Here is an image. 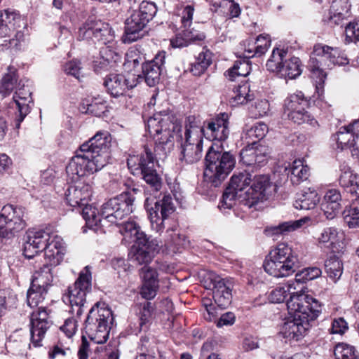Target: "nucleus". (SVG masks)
Instances as JSON below:
<instances>
[{
    "instance_id": "obj_1",
    "label": "nucleus",
    "mask_w": 359,
    "mask_h": 359,
    "mask_svg": "<svg viewBox=\"0 0 359 359\" xmlns=\"http://www.w3.org/2000/svg\"><path fill=\"white\" fill-rule=\"evenodd\" d=\"M111 137L107 132H97L82 144L66 167L67 175L72 181L100 170L109 160Z\"/></svg>"
},
{
    "instance_id": "obj_2",
    "label": "nucleus",
    "mask_w": 359,
    "mask_h": 359,
    "mask_svg": "<svg viewBox=\"0 0 359 359\" xmlns=\"http://www.w3.org/2000/svg\"><path fill=\"white\" fill-rule=\"evenodd\" d=\"M286 305L290 317L282 325L280 333L288 340L298 341L309 330L310 322L321 313V304L307 294H294Z\"/></svg>"
},
{
    "instance_id": "obj_3",
    "label": "nucleus",
    "mask_w": 359,
    "mask_h": 359,
    "mask_svg": "<svg viewBox=\"0 0 359 359\" xmlns=\"http://www.w3.org/2000/svg\"><path fill=\"white\" fill-rule=\"evenodd\" d=\"M118 231L123 235L125 244L133 243L130 255L138 264H147L159 252L161 244L156 238H150L141 231L140 225L134 220L119 222Z\"/></svg>"
},
{
    "instance_id": "obj_4",
    "label": "nucleus",
    "mask_w": 359,
    "mask_h": 359,
    "mask_svg": "<svg viewBox=\"0 0 359 359\" xmlns=\"http://www.w3.org/2000/svg\"><path fill=\"white\" fill-rule=\"evenodd\" d=\"M204 180L212 187L222 184L236 164L234 156L224 151L222 144L213 143L205 157Z\"/></svg>"
},
{
    "instance_id": "obj_5",
    "label": "nucleus",
    "mask_w": 359,
    "mask_h": 359,
    "mask_svg": "<svg viewBox=\"0 0 359 359\" xmlns=\"http://www.w3.org/2000/svg\"><path fill=\"white\" fill-rule=\"evenodd\" d=\"M149 133L153 136L156 156H165L174 147V135L181 130V125L172 121L166 111L156 113L147 121Z\"/></svg>"
},
{
    "instance_id": "obj_6",
    "label": "nucleus",
    "mask_w": 359,
    "mask_h": 359,
    "mask_svg": "<svg viewBox=\"0 0 359 359\" xmlns=\"http://www.w3.org/2000/svg\"><path fill=\"white\" fill-rule=\"evenodd\" d=\"M348 62L346 57L340 56L338 48L323 44H317L314 46L309 67L311 78L318 93L323 90L326 78V73L323 71V68H331L335 65H343Z\"/></svg>"
},
{
    "instance_id": "obj_7",
    "label": "nucleus",
    "mask_w": 359,
    "mask_h": 359,
    "mask_svg": "<svg viewBox=\"0 0 359 359\" xmlns=\"http://www.w3.org/2000/svg\"><path fill=\"white\" fill-rule=\"evenodd\" d=\"M263 266L269 275L282 278L293 274L299 269V262L292 248L282 243L270 251Z\"/></svg>"
},
{
    "instance_id": "obj_8",
    "label": "nucleus",
    "mask_w": 359,
    "mask_h": 359,
    "mask_svg": "<svg viewBox=\"0 0 359 359\" xmlns=\"http://www.w3.org/2000/svg\"><path fill=\"white\" fill-rule=\"evenodd\" d=\"M114 320L112 311L104 303L97 302L89 311L84 324V332L95 344L105 343Z\"/></svg>"
},
{
    "instance_id": "obj_9",
    "label": "nucleus",
    "mask_w": 359,
    "mask_h": 359,
    "mask_svg": "<svg viewBox=\"0 0 359 359\" xmlns=\"http://www.w3.org/2000/svg\"><path fill=\"white\" fill-rule=\"evenodd\" d=\"M180 160L187 164L197 163L202 158L203 132L199 121L194 116H189L185 121L184 135H180Z\"/></svg>"
},
{
    "instance_id": "obj_10",
    "label": "nucleus",
    "mask_w": 359,
    "mask_h": 359,
    "mask_svg": "<svg viewBox=\"0 0 359 359\" xmlns=\"http://www.w3.org/2000/svg\"><path fill=\"white\" fill-rule=\"evenodd\" d=\"M128 168L135 174H140L152 191H158L162 187L160 175L156 170L155 157L147 146L144 151L138 155H130L127 160Z\"/></svg>"
},
{
    "instance_id": "obj_11",
    "label": "nucleus",
    "mask_w": 359,
    "mask_h": 359,
    "mask_svg": "<svg viewBox=\"0 0 359 359\" xmlns=\"http://www.w3.org/2000/svg\"><path fill=\"white\" fill-rule=\"evenodd\" d=\"M139 192V189L133 188L104 203L101 208L104 222L118 225L121 220L133 212L135 195Z\"/></svg>"
},
{
    "instance_id": "obj_12",
    "label": "nucleus",
    "mask_w": 359,
    "mask_h": 359,
    "mask_svg": "<svg viewBox=\"0 0 359 359\" xmlns=\"http://www.w3.org/2000/svg\"><path fill=\"white\" fill-rule=\"evenodd\" d=\"M91 273L86 266L72 286L69 287L68 293L64 301H68L72 306V312L81 316L85 309L86 295L91 291Z\"/></svg>"
},
{
    "instance_id": "obj_13",
    "label": "nucleus",
    "mask_w": 359,
    "mask_h": 359,
    "mask_svg": "<svg viewBox=\"0 0 359 359\" xmlns=\"http://www.w3.org/2000/svg\"><path fill=\"white\" fill-rule=\"evenodd\" d=\"M26 226L25 209L7 205L0 212V234L10 238L22 231Z\"/></svg>"
},
{
    "instance_id": "obj_14",
    "label": "nucleus",
    "mask_w": 359,
    "mask_h": 359,
    "mask_svg": "<svg viewBox=\"0 0 359 359\" xmlns=\"http://www.w3.org/2000/svg\"><path fill=\"white\" fill-rule=\"evenodd\" d=\"M114 35L109 25L88 18L79 29L78 39L107 45L114 43Z\"/></svg>"
},
{
    "instance_id": "obj_15",
    "label": "nucleus",
    "mask_w": 359,
    "mask_h": 359,
    "mask_svg": "<svg viewBox=\"0 0 359 359\" xmlns=\"http://www.w3.org/2000/svg\"><path fill=\"white\" fill-rule=\"evenodd\" d=\"M49 312V310L41 306L33 311L30 315L31 342L35 347L42 346L41 341L52 325Z\"/></svg>"
},
{
    "instance_id": "obj_16",
    "label": "nucleus",
    "mask_w": 359,
    "mask_h": 359,
    "mask_svg": "<svg viewBox=\"0 0 359 359\" xmlns=\"http://www.w3.org/2000/svg\"><path fill=\"white\" fill-rule=\"evenodd\" d=\"M272 183L267 175H252L250 187L245 191V205L251 208L271 194Z\"/></svg>"
},
{
    "instance_id": "obj_17",
    "label": "nucleus",
    "mask_w": 359,
    "mask_h": 359,
    "mask_svg": "<svg viewBox=\"0 0 359 359\" xmlns=\"http://www.w3.org/2000/svg\"><path fill=\"white\" fill-rule=\"evenodd\" d=\"M229 115L226 113H221L215 118L204 122L203 126L199 122V128L203 132V137L212 141H217V143L225 141L229 135Z\"/></svg>"
},
{
    "instance_id": "obj_18",
    "label": "nucleus",
    "mask_w": 359,
    "mask_h": 359,
    "mask_svg": "<svg viewBox=\"0 0 359 359\" xmlns=\"http://www.w3.org/2000/svg\"><path fill=\"white\" fill-rule=\"evenodd\" d=\"M175 210L172 198L170 194L164 195L157 201L154 206L149 211V217L151 226L156 232H161L164 229V221Z\"/></svg>"
},
{
    "instance_id": "obj_19",
    "label": "nucleus",
    "mask_w": 359,
    "mask_h": 359,
    "mask_svg": "<svg viewBox=\"0 0 359 359\" xmlns=\"http://www.w3.org/2000/svg\"><path fill=\"white\" fill-rule=\"evenodd\" d=\"M194 8L192 6H187L181 18L182 22V39H177L172 41L171 43L174 47L187 46L191 41H203L205 39V34L196 30L194 27L191 28Z\"/></svg>"
},
{
    "instance_id": "obj_20",
    "label": "nucleus",
    "mask_w": 359,
    "mask_h": 359,
    "mask_svg": "<svg viewBox=\"0 0 359 359\" xmlns=\"http://www.w3.org/2000/svg\"><path fill=\"white\" fill-rule=\"evenodd\" d=\"M210 283L207 288H212L215 303L221 309L227 308L231 302V289L224 281V279L214 273L208 274Z\"/></svg>"
},
{
    "instance_id": "obj_21",
    "label": "nucleus",
    "mask_w": 359,
    "mask_h": 359,
    "mask_svg": "<svg viewBox=\"0 0 359 359\" xmlns=\"http://www.w3.org/2000/svg\"><path fill=\"white\" fill-rule=\"evenodd\" d=\"M359 126V121L355 120L347 126H343L336 133L334 140L337 141L339 148L343 149H349L353 156L359 157V148L356 147L355 138L358 137V130L355 126Z\"/></svg>"
},
{
    "instance_id": "obj_22",
    "label": "nucleus",
    "mask_w": 359,
    "mask_h": 359,
    "mask_svg": "<svg viewBox=\"0 0 359 359\" xmlns=\"http://www.w3.org/2000/svg\"><path fill=\"white\" fill-rule=\"evenodd\" d=\"M74 184L69 185L65 196L67 203L72 207H83L92 196L91 187L83 182L74 181Z\"/></svg>"
},
{
    "instance_id": "obj_23",
    "label": "nucleus",
    "mask_w": 359,
    "mask_h": 359,
    "mask_svg": "<svg viewBox=\"0 0 359 359\" xmlns=\"http://www.w3.org/2000/svg\"><path fill=\"white\" fill-rule=\"evenodd\" d=\"M317 245L332 252H338L343 248L342 236L335 227H325L315 237Z\"/></svg>"
},
{
    "instance_id": "obj_24",
    "label": "nucleus",
    "mask_w": 359,
    "mask_h": 359,
    "mask_svg": "<svg viewBox=\"0 0 359 359\" xmlns=\"http://www.w3.org/2000/svg\"><path fill=\"white\" fill-rule=\"evenodd\" d=\"M43 251L46 261V264L50 267L60 264L66 253V247L63 239L57 234L53 235Z\"/></svg>"
},
{
    "instance_id": "obj_25",
    "label": "nucleus",
    "mask_w": 359,
    "mask_h": 359,
    "mask_svg": "<svg viewBox=\"0 0 359 359\" xmlns=\"http://www.w3.org/2000/svg\"><path fill=\"white\" fill-rule=\"evenodd\" d=\"M165 58V52H159L153 60L143 65V78L149 86H154L159 82Z\"/></svg>"
},
{
    "instance_id": "obj_26",
    "label": "nucleus",
    "mask_w": 359,
    "mask_h": 359,
    "mask_svg": "<svg viewBox=\"0 0 359 359\" xmlns=\"http://www.w3.org/2000/svg\"><path fill=\"white\" fill-rule=\"evenodd\" d=\"M269 155V149L262 144H248L241 150V161L246 165H258L266 162Z\"/></svg>"
},
{
    "instance_id": "obj_27",
    "label": "nucleus",
    "mask_w": 359,
    "mask_h": 359,
    "mask_svg": "<svg viewBox=\"0 0 359 359\" xmlns=\"http://www.w3.org/2000/svg\"><path fill=\"white\" fill-rule=\"evenodd\" d=\"M140 276L143 280L140 292L142 297L146 299L154 298L158 289V275L156 270L144 266L140 270Z\"/></svg>"
},
{
    "instance_id": "obj_28",
    "label": "nucleus",
    "mask_w": 359,
    "mask_h": 359,
    "mask_svg": "<svg viewBox=\"0 0 359 359\" xmlns=\"http://www.w3.org/2000/svg\"><path fill=\"white\" fill-rule=\"evenodd\" d=\"M147 23L146 20L140 17V14L135 11L126 20L123 41L132 43L142 38L143 36L142 32Z\"/></svg>"
},
{
    "instance_id": "obj_29",
    "label": "nucleus",
    "mask_w": 359,
    "mask_h": 359,
    "mask_svg": "<svg viewBox=\"0 0 359 359\" xmlns=\"http://www.w3.org/2000/svg\"><path fill=\"white\" fill-rule=\"evenodd\" d=\"M32 93L27 88H18L13 95V100L18 107L19 114L14 120L15 128L18 129L25 116L30 111L29 103L32 102Z\"/></svg>"
},
{
    "instance_id": "obj_30",
    "label": "nucleus",
    "mask_w": 359,
    "mask_h": 359,
    "mask_svg": "<svg viewBox=\"0 0 359 359\" xmlns=\"http://www.w3.org/2000/svg\"><path fill=\"white\" fill-rule=\"evenodd\" d=\"M339 183L346 192L352 196L359 194V176L346 163L339 166Z\"/></svg>"
},
{
    "instance_id": "obj_31",
    "label": "nucleus",
    "mask_w": 359,
    "mask_h": 359,
    "mask_svg": "<svg viewBox=\"0 0 359 359\" xmlns=\"http://www.w3.org/2000/svg\"><path fill=\"white\" fill-rule=\"evenodd\" d=\"M341 195L340 191L335 189L327 190L321 203V209L326 218L333 219L341 208Z\"/></svg>"
},
{
    "instance_id": "obj_32",
    "label": "nucleus",
    "mask_w": 359,
    "mask_h": 359,
    "mask_svg": "<svg viewBox=\"0 0 359 359\" xmlns=\"http://www.w3.org/2000/svg\"><path fill=\"white\" fill-rule=\"evenodd\" d=\"M308 221H309L308 217H304L298 220H290L282 222L278 225L271 226L266 228L265 233L268 236L284 235L302 227Z\"/></svg>"
},
{
    "instance_id": "obj_33",
    "label": "nucleus",
    "mask_w": 359,
    "mask_h": 359,
    "mask_svg": "<svg viewBox=\"0 0 359 359\" xmlns=\"http://www.w3.org/2000/svg\"><path fill=\"white\" fill-rule=\"evenodd\" d=\"M320 201V197L314 188H307L298 194L294 206L299 210H311Z\"/></svg>"
},
{
    "instance_id": "obj_34",
    "label": "nucleus",
    "mask_w": 359,
    "mask_h": 359,
    "mask_svg": "<svg viewBox=\"0 0 359 359\" xmlns=\"http://www.w3.org/2000/svg\"><path fill=\"white\" fill-rule=\"evenodd\" d=\"M53 280L52 269L48 264L36 271L32 275L31 287L49 290Z\"/></svg>"
},
{
    "instance_id": "obj_35",
    "label": "nucleus",
    "mask_w": 359,
    "mask_h": 359,
    "mask_svg": "<svg viewBox=\"0 0 359 359\" xmlns=\"http://www.w3.org/2000/svg\"><path fill=\"white\" fill-rule=\"evenodd\" d=\"M3 16V11H0V38L8 39L4 41L6 43L4 45L5 46L20 50L22 47V43L24 42V34L20 31H18L13 37H11L10 29L4 24Z\"/></svg>"
},
{
    "instance_id": "obj_36",
    "label": "nucleus",
    "mask_w": 359,
    "mask_h": 359,
    "mask_svg": "<svg viewBox=\"0 0 359 359\" xmlns=\"http://www.w3.org/2000/svg\"><path fill=\"white\" fill-rule=\"evenodd\" d=\"M252 174L248 170L241 171L234 173L231 177L229 187L237 193L242 194L245 197V190L248 189L249 185L251 184ZM242 201H245L244 198Z\"/></svg>"
},
{
    "instance_id": "obj_37",
    "label": "nucleus",
    "mask_w": 359,
    "mask_h": 359,
    "mask_svg": "<svg viewBox=\"0 0 359 359\" xmlns=\"http://www.w3.org/2000/svg\"><path fill=\"white\" fill-rule=\"evenodd\" d=\"M126 76L122 74H111L105 79L104 84L107 91L114 97H118L125 93Z\"/></svg>"
},
{
    "instance_id": "obj_38",
    "label": "nucleus",
    "mask_w": 359,
    "mask_h": 359,
    "mask_svg": "<svg viewBox=\"0 0 359 359\" xmlns=\"http://www.w3.org/2000/svg\"><path fill=\"white\" fill-rule=\"evenodd\" d=\"M268 126L263 122H257L250 128L246 130L243 138H244L248 144L257 145L268 133Z\"/></svg>"
},
{
    "instance_id": "obj_39",
    "label": "nucleus",
    "mask_w": 359,
    "mask_h": 359,
    "mask_svg": "<svg viewBox=\"0 0 359 359\" xmlns=\"http://www.w3.org/2000/svg\"><path fill=\"white\" fill-rule=\"evenodd\" d=\"M287 57V50L280 49L278 48H273L271 55L266 64L267 69L279 75Z\"/></svg>"
},
{
    "instance_id": "obj_40",
    "label": "nucleus",
    "mask_w": 359,
    "mask_h": 359,
    "mask_svg": "<svg viewBox=\"0 0 359 359\" xmlns=\"http://www.w3.org/2000/svg\"><path fill=\"white\" fill-rule=\"evenodd\" d=\"M83 206L81 214L88 226H104L107 224V222H104V218L101 215V210L98 212L95 207L88 205V203Z\"/></svg>"
},
{
    "instance_id": "obj_41",
    "label": "nucleus",
    "mask_w": 359,
    "mask_h": 359,
    "mask_svg": "<svg viewBox=\"0 0 359 359\" xmlns=\"http://www.w3.org/2000/svg\"><path fill=\"white\" fill-rule=\"evenodd\" d=\"M301 73V62L299 57H291L289 58L287 56L279 73V76L285 79H292L299 76Z\"/></svg>"
},
{
    "instance_id": "obj_42",
    "label": "nucleus",
    "mask_w": 359,
    "mask_h": 359,
    "mask_svg": "<svg viewBox=\"0 0 359 359\" xmlns=\"http://www.w3.org/2000/svg\"><path fill=\"white\" fill-rule=\"evenodd\" d=\"M289 173L292 184H299L301 181L306 180L310 175V169L307 165L304 164L302 159H296L293 161Z\"/></svg>"
},
{
    "instance_id": "obj_43",
    "label": "nucleus",
    "mask_w": 359,
    "mask_h": 359,
    "mask_svg": "<svg viewBox=\"0 0 359 359\" xmlns=\"http://www.w3.org/2000/svg\"><path fill=\"white\" fill-rule=\"evenodd\" d=\"M350 7L347 0H334L330 9V20L339 24L348 15Z\"/></svg>"
},
{
    "instance_id": "obj_44",
    "label": "nucleus",
    "mask_w": 359,
    "mask_h": 359,
    "mask_svg": "<svg viewBox=\"0 0 359 359\" xmlns=\"http://www.w3.org/2000/svg\"><path fill=\"white\" fill-rule=\"evenodd\" d=\"M309 102L302 92L299 91L288 95L284 100V113L295 110L297 108L308 107Z\"/></svg>"
},
{
    "instance_id": "obj_45",
    "label": "nucleus",
    "mask_w": 359,
    "mask_h": 359,
    "mask_svg": "<svg viewBox=\"0 0 359 359\" xmlns=\"http://www.w3.org/2000/svg\"><path fill=\"white\" fill-rule=\"evenodd\" d=\"M249 60H239L235 61L233 67L225 72V76L230 81H234L237 77H245L250 72Z\"/></svg>"
},
{
    "instance_id": "obj_46",
    "label": "nucleus",
    "mask_w": 359,
    "mask_h": 359,
    "mask_svg": "<svg viewBox=\"0 0 359 359\" xmlns=\"http://www.w3.org/2000/svg\"><path fill=\"white\" fill-rule=\"evenodd\" d=\"M83 109L86 110V113L100 116L106 111V101L100 96L92 97L90 100L88 99L83 102Z\"/></svg>"
},
{
    "instance_id": "obj_47",
    "label": "nucleus",
    "mask_w": 359,
    "mask_h": 359,
    "mask_svg": "<svg viewBox=\"0 0 359 359\" xmlns=\"http://www.w3.org/2000/svg\"><path fill=\"white\" fill-rule=\"evenodd\" d=\"M211 63V53L208 50L201 52L196 57L195 62L191 65L190 72L194 76H200L207 69Z\"/></svg>"
},
{
    "instance_id": "obj_48",
    "label": "nucleus",
    "mask_w": 359,
    "mask_h": 359,
    "mask_svg": "<svg viewBox=\"0 0 359 359\" xmlns=\"http://www.w3.org/2000/svg\"><path fill=\"white\" fill-rule=\"evenodd\" d=\"M294 290L295 287H293V284L278 287L271 292L269 299L273 303H281L284 302L288 294H290V298L292 294H305L302 292V290L298 292L292 291Z\"/></svg>"
},
{
    "instance_id": "obj_49",
    "label": "nucleus",
    "mask_w": 359,
    "mask_h": 359,
    "mask_svg": "<svg viewBox=\"0 0 359 359\" xmlns=\"http://www.w3.org/2000/svg\"><path fill=\"white\" fill-rule=\"evenodd\" d=\"M53 235H55V233H50L43 230L29 231L27 233V240L30 241L31 245L38 247L39 250L43 251L52 238Z\"/></svg>"
},
{
    "instance_id": "obj_50",
    "label": "nucleus",
    "mask_w": 359,
    "mask_h": 359,
    "mask_svg": "<svg viewBox=\"0 0 359 359\" xmlns=\"http://www.w3.org/2000/svg\"><path fill=\"white\" fill-rule=\"evenodd\" d=\"M307 108L308 107H302V109L297 108L295 110L285 112L284 114L286 115L289 119L297 124L308 123L311 126H315L317 121L306 111Z\"/></svg>"
},
{
    "instance_id": "obj_51",
    "label": "nucleus",
    "mask_w": 359,
    "mask_h": 359,
    "mask_svg": "<svg viewBox=\"0 0 359 359\" xmlns=\"http://www.w3.org/2000/svg\"><path fill=\"white\" fill-rule=\"evenodd\" d=\"M325 269L330 278L336 282L342 275L343 264L338 257L332 256L325 261Z\"/></svg>"
},
{
    "instance_id": "obj_52",
    "label": "nucleus",
    "mask_w": 359,
    "mask_h": 359,
    "mask_svg": "<svg viewBox=\"0 0 359 359\" xmlns=\"http://www.w3.org/2000/svg\"><path fill=\"white\" fill-rule=\"evenodd\" d=\"M3 11L4 22L10 29V36H12L13 32L22 24L24 25V20L20 13L13 9H6Z\"/></svg>"
},
{
    "instance_id": "obj_53",
    "label": "nucleus",
    "mask_w": 359,
    "mask_h": 359,
    "mask_svg": "<svg viewBox=\"0 0 359 359\" xmlns=\"http://www.w3.org/2000/svg\"><path fill=\"white\" fill-rule=\"evenodd\" d=\"M166 233L168 238L165 242V245L168 249L175 251L186 245L187 241L184 235L175 232L173 229L167 230Z\"/></svg>"
},
{
    "instance_id": "obj_54",
    "label": "nucleus",
    "mask_w": 359,
    "mask_h": 359,
    "mask_svg": "<svg viewBox=\"0 0 359 359\" xmlns=\"http://www.w3.org/2000/svg\"><path fill=\"white\" fill-rule=\"evenodd\" d=\"M48 290L29 287L27 293V304L30 307H39V305L46 299Z\"/></svg>"
},
{
    "instance_id": "obj_55",
    "label": "nucleus",
    "mask_w": 359,
    "mask_h": 359,
    "mask_svg": "<svg viewBox=\"0 0 359 359\" xmlns=\"http://www.w3.org/2000/svg\"><path fill=\"white\" fill-rule=\"evenodd\" d=\"M334 355L335 359H359L355 347L344 343L335 346Z\"/></svg>"
},
{
    "instance_id": "obj_56",
    "label": "nucleus",
    "mask_w": 359,
    "mask_h": 359,
    "mask_svg": "<svg viewBox=\"0 0 359 359\" xmlns=\"http://www.w3.org/2000/svg\"><path fill=\"white\" fill-rule=\"evenodd\" d=\"M17 81L18 76L15 71L6 74L0 82V94L3 97L10 95L15 87Z\"/></svg>"
},
{
    "instance_id": "obj_57",
    "label": "nucleus",
    "mask_w": 359,
    "mask_h": 359,
    "mask_svg": "<svg viewBox=\"0 0 359 359\" xmlns=\"http://www.w3.org/2000/svg\"><path fill=\"white\" fill-rule=\"evenodd\" d=\"M145 60L144 55L137 48H130L126 53L125 65L128 67L133 66L134 69L140 65L142 67L146 63Z\"/></svg>"
},
{
    "instance_id": "obj_58",
    "label": "nucleus",
    "mask_w": 359,
    "mask_h": 359,
    "mask_svg": "<svg viewBox=\"0 0 359 359\" xmlns=\"http://www.w3.org/2000/svg\"><path fill=\"white\" fill-rule=\"evenodd\" d=\"M234 93L233 98L236 104H243L254 99V95L250 93V85L248 83L238 86Z\"/></svg>"
},
{
    "instance_id": "obj_59",
    "label": "nucleus",
    "mask_w": 359,
    "mask_h": 359,
    "mask_svg": "<svg viewBox=\"0 0 359 359\" xmlns=\"http://www.w3.org/2000/svg\"><path fill=\"white\" fill-rule=\"evenodd\" d=\"M241 198H243L242 194L237 193L231 187H228L224 191L219 208L231 209L235 205L236 199H239Z\"/></svg>"
},
{
    "instance_id": "obj_60",
    "label": "nucleus",
    "mask_w": 359,
    "mask_h": 359,
    "mask_svg": "<svg viewBox=\"0 0 359 359\" xmlns=\"http://www.w3.org/2000/svg\"><path fill=\"white\" fill-rule=\"evenodd\" d=\"M322 273L321 270L318 267H309L304 269L296 273L295 281L297 283H304L318 278Z\"/></svg>"
},
{
    "instance_id": "obj_61",
    "label": "nucleus",
    "mask_w": 359,
    "mask_h": 359,
    "mask_svg": "<svg viewBox=\"0 0 359 359\" xmlns=\"http://www.w3.org/2000/svg\"><path fill=\"white\" fill-rule=\"evenodd\" d=\"M135 11L140 14V17H142L143 19L149 22L156 14L157 8L154 3L143 1L140 4L139 9Z\"/></svg>"
},
{
    "instance_id": "obj_62",
    "label": "nucleus",
    "mask_w": 359,
    "mask_h": 359,
    "mask_svg": "<svg viewBox=\"0 0 359 359\" xmlns=\"http://www.w3.org/2000/svg\"><path fill=\"white\" fill-rule=\"evenodd\" d=\"M152 306L150 302H146L140 311V330L146 331L149 328L151 319Z\"/></svg>"
},
{
    "instance_id": "obj_63",
    "label": "nucleus",
    "mask_w": 359,
    "mask_h": 359,
    "mask_svg": "<svg viewBox=\"0 0 359 359\" xmlns=\"http://www.w3.org/2000/svg\"><path fill=\"white\" fill-rule=\"evenodd\" d=\"M222 7L224 8L225 11L223 15L229 18H238L241 14V10L238 4L232 0H223Z\"/></svg>"
},
{
    "instance_id": "obj_64",
    "label": "nucleus",
    "mask_w": 359,
    "mask_h": 359,
    "mask_svg": "<svg viewBox=\"0 0 359 359\" xmlns=\"http://www.w3.org/2000/svg\"><path fill=\"white\" fill-rule=\"evenodd\" d=\"M351 210H353L351 206L344 210L343 212L344 222L350 228L359 227V214L358 211L353 212Z\"/></svg>"
}]
</instances>
